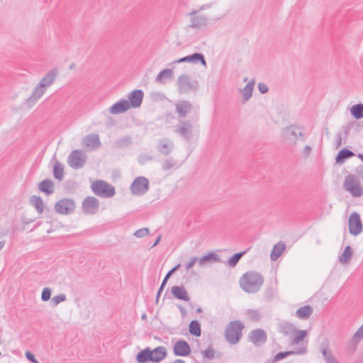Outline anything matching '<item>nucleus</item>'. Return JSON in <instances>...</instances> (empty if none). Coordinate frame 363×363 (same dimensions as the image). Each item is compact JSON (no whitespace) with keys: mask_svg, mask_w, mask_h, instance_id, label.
Wrapping results in <instances>:
<instances>
[{"mask_svg":"<svg viewBox=\"0 0 363 363\" xmlns=\"http://www.w3.org/2000/svg\"><path fill=\"white\" fill-rule=\"evenodd\" d=\"M58 74L57 68L50 69L34 87L30 96L24 101V104L28 108L33 107L43 96L48 88L55 82Z\"/></svg>","mask_w":363,"mask_h":363,"instance_id":"1","label":"nucleus"},{"mask_svg":"<svg viewBox=\"0 0 363 363\" xmlns=\"http://www.w3.org/2000/svg\"><path fill=\"white\" fill-rule=\"evenodd\" d=\"M239 283L244 291L248 294H255L259 291L262 286L264 277L257 272L249 271L241 277Z\"/></svg>","mask_w":363,"mask_h":363,"instance_id":"2","label":"nucleus"},{"mask_svg":"<svg viewBox=\"0 0 363 363\" xmlns=\"http://www.w3.org/2000/svg\"><path fill=\"white\" fill-rule=\"evenodd\" d=\"M245 325L240 320H233L227 324L224 337L225 340L230 345H236L240 342L242 336V330Z\"/></svg>","mask_w":363,"mask_h":363,"instance_id":"3","label":"nucleus"},{"mask_svg":"<svg viewBox=\"0 0 363 363\" xmlns=\"http://www.w3.org/2000/svg\"><path fill=\"white\" fill-rule=\"evenodd\" d=\"M343 189L354 198H359L363 195V186L357 175L352 174L347 175L343 182Z\"/></svg>","mask_w":363,"mask_h":363,"instance_id":"4","label":"nucleus"},{"mask_svg":"<svg viewBox=\"0 0 363 363\" xmlns=\"http://www.w3.org/2000/svg\"><path fill=\"white\" fill-rule=\"evenodd\" d=\"M91 189L95 195L103 198H111L116 194L115 188L103 180L94 182L91 184Z\"/></svg>","mask_w":363,"mask_h":363,"instance_id":"5","label":"nucleus"},{"mask_svg":"<svg viewBox=\"0 0 363 363\" xmlns=\"http://www.w3.org/2000/svg\"><path fill=\"white\" fill-rule=\"evenodd\" d=\"M178 90L180 94H188L199 89V84L196 79L188 74H182L177 79Z\"/></svg>","mask_w":363,"mask_h":363,"instance_id":"6","label":"nucleus"},{"mask_svg":"<svg viewBox=\"0 0 363 363\" xmlns=\"http://www.w3.org/2000/svg\"><path fill=\"white\" fill-rule=\"evenodd\" d=\"M150 189L149 180L143 176L136 177L130 185L131 193L135 196H142Z\"/></svg>","mask_w":363,"mask_h":363,"instance_id":"7","label":"nucleus"},{"mask_svg":"<svg viewBox=\"0 0 363 363\" xmlns=\"http://www.w3.org/2000/svg\"><path fill=\"white\" fill-rule=\"evenodd\" d=\"M86 162V156L81 150H72L67 158V163L74 169H81Z\"/></svg>","mask_w":363,"mask_h":363,"instance_id":"8","label":"nucleus"},{"mask_svg":"<svg viewBox=\"0 0 363 363\" xmlns=\"http://www.w3.org/2000/svg\"><path fill=\"white\" fill-rule=\"evenodd\" d=\"M76 208L75 202L72 199H60L55 205V210L60 214L69 215L72 213Z\"/></svg>","mask_w":363,"mask_h":363,"instance_id":"9","label":"nucleus"},{"mask_svg":"<svg viewBox=\"0 0 363 363\" xmlns=\"http://www.w3.org/2000/svg\"><path fill=\"white\" fill-rule=\"evenodd\" d=\"M175 132L186 141L189 142L193 138V124L188 120H180Z\"/></svg>","mask_w":363,"mask_h":363,"instance_id":"10","label":"nucleus"},{"mask_svg":"<svg viewBox=\"0 0 363 363\" xmlns=\"http://www.w3.org/2000/svg\"><path fill=\"white\" fill-rule=\"evenodd\" d=\"M199 11L198 10H192L188 13V16H190V24L188 25L189 28L201 29L208 25V18L203 14H198Z\"/></svg>","mask_w":363,"mask_h":363,"instance_id":"11","label":"nucleus"},{"mask_svg":"<svg viewBox=\"0 0 363 363\" xmlns=\"http://www.w3.org/2000/svg\"><path fill=\"white\" fill-rule=\"evenodd\" d=\"M349 232L351 235L357 236L362 231V223L360 216L357 212H353L348 220Z\"/></svg>","mask_w":363,"mask_h":363,"instance_id":"12","label":"nucleus"},{"mask_svg":"<svg viewBox=\"0 0 363 363\" xmlns=\"http://www.w3.org/2000/svg\"><path fill=\"white\" fill-rule=\"evenodd\" d=\"M248 339L254 345L260 347L267 342V335L263 329L257 328L250 333Z\"/></svg>","mask_w":363,"mask_h":363,"instance_id":"13","label":"nucleus"},{"mask_svg":"<svg viewBox=\"0 0 363 363\" xmlns=\"http://www.w3.org/2000/svg\"><path fill=\"white\" fill-rule=\"evenodd\" d=\"M99 208V200L93 196L86 197L82 202L83 211L86 214H95Z\"/></svg>","mask_w":363,"mask_h":363,"instance_id":"14","label":"nucleus"},{"mask_svg":"<svg viewBox=\"0 0 363 363\" xmlns=\"http://www.w3.org/2000/svg\"><path fill=\"white\" fill-rule=\"evenodd\" d=\"M189 344L184 340H179L173 346V353L178 357H187L191 354Z\"/></svg>","mask_w":363,"mask_h":363,"instance_id":"15","label":"nucleus"},{"mask_svg":"<svg viewBox=\"0 0 363 363\" xmlns=\"http://www.w3.org/2000/svg\"><path fill=\"white\" fill-rule=\"evenodd\" d=\"M143 96L144 92L141 89H135L130 91L128 96L130 108H139L143 103Z\"/></svg>","mask_w":363,"mask_h":363,"instance_id":"16","label":"nucleus"},{"mask_svg":"<svg viewBox=\"0 0 363 363\" xmlns=\"http://www.w3.org/2000/svg\"><path fill=\"white\" fill-rule=\"evenodd\" d=\"M82 145L90 150H95L101 147V143L99 135L95 133H91L85 136L82 140Z\"/></svg>","mask_w":363,"mask_h":363,"instance_id":"17","label":"nucleus"},{"mask_svg":"<svg viewBox=\"0 0 363 363\" xmlns=\"http://www.w3.org/2000/svg\"><path fill=\"white\" fill-rule=\"evenodd\" d=\"M284 136L293 142H296L298 139L303 140V133L301 128L295 125H290L284 128Z\"/></svg>","mask_w":363,"mask_h":363,"instance_id":"18","label":"nucleus"},{"mask_svg":"<svg viewBox=\"0 0 363 363\" xmlns=\"http://www.w3.org/2000/svg\"><path fill=\"white\" fill-rule=\"evenodd\" d=\"M182 62H192L197 63L200 62L202 65L206 66V62L205 57L203 54L200 52H195L192 55L185 56L184 57L179 58V60L174 61V63H182Z\"/></svg>","mask_w":363,"mask_h":363,"instance_id":"19","label":"nucleus"},{"mask_svg":"<svg viewBox=\"0 0 363 363\" xmlns=\"http://www.w3.org/2000/svg\"><path fill=\"white\" fill-rule=\"evenodd\" d=\"M174 143L167 138H162L158 141L157 150L163 155H169L174 149Z\"/></svg>","mask_w":363,"mask_h":363,"instance_id":"20","label":"nucleus"},{"mask_svg":"<svg viewBox=\"0 0 363 363\" xmlns=\"http://www.w3.org/2000/svg\"><path fill=\"white\" fill-rule=\"evenodd\" d=\"M278 331L283 334L284 336L292 337L296 330L295 325L288 321H282L277 325Z\"/></svg>","mask_w":363,"mask_h":363,"instance_id":"21","label":"nucleus"},{"mask_svg":"<svg viewBox=\"0 0 363 363\" xmlns=\"http://www.w3.org/2000/svg\"><path fill=\"white\" fill-rule=\"evenodd\" d=\"M130 108L128 101L126 99H121L109 108V112L111 114H119L125 112Z\"/></svg>","mask_w":363,"mask_h":363,"instance_id":"22","label":"nucleus"},{"mask_svg":"<svg viewBox=\"0 0 363 363\" xmlns=\"http://www.w3.org/2000/svg\"><path fill=\"white\" fill-rule=\"evenodd\" d=\"M173 296L181 301H189L190 297L184 286H174L171 289Z\"/></svg>","mask_w":363,"mask_h":363,"instance_id":"23","label":"nucleus"},{"mask_svg":"<svg viewBox=\"0 0 363 363\" xmlns=\"http://www.w3.org/2000/svg\"><path fill=\"white\" fill-rule=\"evenodd\" d=\"M176 111L179 118H185L192 109V105L189 101H181L175 104Z\"/></svg>","mask_w":363,"mask_h":363,"instance_id":"24","label":"nucleus"},{"mask_svg":"<svg viewBox=\"0 0 363 363\" xmlns=\"http://www.w3.org/2000/svg\"><path fill=\"white\" fill-rule=\"evenodd\" d=\"M307 352L306 347L298 348L296 351H284L278 352L273 358V362H277L292 354H304Z\"/></svg>","mask_w":363,"mask_h":363,"instance_id":"25","label":"nucleus"},{"mask_svg":"<svg viewBox=\"0 0 363 363\" xmlns=\"http://www.w3.org/2000/svg\"><path fill=\"white\" fill-rule=\"evenodd\" d=\"M152 362L157 363L162 361L167 355V350L165 347L159 346L151 350Z\"/></svg>","mask_w":363,"mask_h":363,"instance_id":"26","label":"nucleus"},{"mask_svg":"<svg viewBox=\"0 0 363 363\" xmlns=\"http://www.w3.org/2000/svg\"><path fill=\"white\" fill-rule=\"evenodd\" d=\"M38 189L40 191L45 194L46 195H50L53 194L54 189V182L49 179H43L38 184Z\"/></svg>","mask_w":363,"mask_h":363,"instance_id":"27","label":"nucleus"},{"mask_svg":"<svg viewBox=\"0 0 363 363\" xmlns=\"http://www.w3.org/2000/svg\"><path fill=\"white\" fill-rule=\"evenodd\" d=\"M313 312V307L309 305H306L297 309L296 316L300 320H306L311 317Z\"/></svg>","mask_w":363,"mask_h":363,"instance_id":"28","label":"nucleus"},{"mask_svg":"<svg viewBox=\"0 0 363 363\" xmlns=\"http://www.w3.org/2000/svg\"><path fill=\"white\" fill-rule=\"evenodd\" d=\"M152 353L150 347H146L140 351L136 355V361L138 363L152 362Z\"/></svg>","mask_w":363,"mask_h":363,"instance_id":"29","label":"nucleus"},{"mask_svg":"<svg viewBox=\"0 0 363 363\" xmlns=\"http://www.w3.org/2000/svg\"><path fill=\"white\" fill-rule=\"evenodd\" d=\"M255 84V80L252 79L241 90L243 103L247 102L251 98V96L252 95V91H253Z\"/></svg>","mask_w":363,"mask_h":363,"instance_id":"30","label":"nucleus"},{"mask_svg":"<svg viewBox=\"0 0 363 363\" xmlns=\"http://www.w3.org/2000/svg\"><path fill=\"white\" fill-rule=\"evenodd\" d=\"M354 155V153L352 151L348 150L347 148H343L340 150L336 155L335 162L339 164H342L345 162L347 159H349Z\"/></svg>","mask_w":363,"mask_h":363,"instance_id":"31","label":"nucleus"},{"mask_svg":"<svg viewBox=\"0 0 363 363\" xmlns=\"http://www.w3.org/2000/svg\"><path fill=\"white\" fill-rule=\"evenodd\" d=\"M173 78V71L172 69H164L162 70L157 76L155 81L158 84H164L165 80Z\"/></svg>","mask_w":363,"mask_h":363,"instance_id":"32","label":"nucleus"},{"mask_svg":"<svg viewBox=\"0 0 363 363\" xmlns=\"http://www.w3.org/2000/svg\"><path fill=\"white\" fill-rule=\"evenodd\" d=\"M285 248L286 245L282 242H279V243L276 244L270 254L271 259L273 261L277 260L281 256Z\"/></svg>","mask_w":363,"mask_h":363,"instance_id":"33","label":"nucleus"},{"mask_svg":"<svg viewBox=\"0 0 363 363\" xmlns=\"http://www.w3.org/2000/svg\"><path fill=\"white\" fill-rule=\"evenodd\" d=\"M30 203L33 205L38 213H42L44 211L45 204L40 196H32L30 198Z\"/></svg>","mask_w":363,"mask_h":363,"instance_id":"34","label":"nucleus"},{"mask_svg":"<svg viewBox=\"0 0 363 363\" xmlns=\"http://www.w3.org/2000/svg\"><path fill=\"white\" fill-rule=\"evenodd\" d=\"M189 330L191 335L200 337L201 335V324L197 320H193L189 325Z\"/></svg>","mask_w":363,"mask_h":363,"instance_id":"35","label":"nucleus"},{"mask_svg":"<svg viewBox=\"0 0 363 363\" xmlns=\"http://www.w3.org/2000/svg\"><path fill=\"white\" fill-rule=\"evenodd\" d=\"M53 176L54 178L58 181H62L64 178V167L58 161L55 162L53 167Z\"/></svg>","mask_w":363,"mask_h":363,"instance_id":"36","label":"nucleus"},{"mask_svg":"<svg viewBox=\"0 0 363 363\" xmlns=\"http://www.w3.org/2000/svg\"><path fill=\"white\" fill-rule=\"evenodd\" d=\"M212 261L219 262H220V259L217 254L211 252H209L208 255H204V256L201 257V258H199V264L200 265H203L206 263L212 262Z\"/></svg>","mask_w":363,"mask_h":363,"instance_id":"37","label":"nucleus"},{"mask_svg":"<svg viewBox=\"0 0 363 363\" xmlns=\"http://www.w3.org/2000/svg\"><path fill=\"white\" fill-rule=\"evenodd\" d=\"M249 250V248L240 252L235 253L227 261L226 264L230 267H235L242 257Z\"/></svg>","mask_w":363,"mask_h":363,"instance_id":"38","label":"nucleus"},{"mask_svg":"<svg viewBox=\"0 0 363 363\" xmlns=\"http://www.w3.org/2000/svg\"><path fill=\"white\" fill-rule=\"evenodd\" d=\"M352 256V250L350 246L345 247L343 252L339 257V262L342 264H346L350 262Z\"/></svg>","mask_w":363,"mask_h":363,"instance_id":"39","label":"nucleus"},{"mask_svg":"<svg viewBox=\"0 0 363 363\" xmlns=\"http://www.w3.org/2000/svg\"><path fill=\"white\" fill-rule=\"evenodd\" d=\"M351 115L355 119H360L363 118V104H357L353 105L350 108Z\"/></svg>","mask_w":363,"mask_h":363,"instance_id":"40","label":"nucleus"},{"mask_svg":"<svg viewBox=\"0 0 363 363\" xmlns=\"http://www.w3.org/2000/svg\"><path fill=\"white\" fill-rule=\"evenodd\" d=\"M307 335L306 330H297L294 332V334L292 335L291 341L293 344H298L302 342Z\"/></svg>","mask_w":363,"mask_h":363,"instance_id":"41","label":"nucleus"},{"mask_svg":"<svg viewBox=\"0 0 363 363\" xmlns=\"http://www.w3.org/2000/svg\"><path fill=\"white\" fill-rule=\"evenodd\" d=\"M321 352L326 363H339L337 358L328 348L322 349Z\"/></svg>","mask_w":363,"mask_h":363,"instance_id":"42","label":"nucleus"},{"mask_svg":"<svg viewBox=\"0 0 363 363\" xmlns=\"http://www.w3.org/2000/svg\"><path fill=\"white\" fill-rule=\"evenodd\" d=\"M363 339V325H362L358 330L354 333L352 339L351 343L356 346Z\"/></svg>","mask_w":363,"mask_h":363,"instance_id":"43","label":"nucleus"},{"mask_svg":"<svg viewBox=\"0 0 363 363\" xmlns=\"http://www.w3.org/2000/svg\"><path fill=\"white\" fill-rule=\"evenodd\" d=\"M132 143V138L127 135L118 139L116 142V145L118 147H123L130 145Z\"/></svg>","mask_w":363,"mask_h":363,"instance_id":"44","label":"nucleus"},{"mask_svg":"<svg viewBox=\"0 0 363 363\" xmlns=\"http://www.w3.org/2000/svg\"><path fill=\"white\" fill-rule=\"evenodd\" d=\"M177 166V161L172 157L165 160L162 164V169L164 171H168L172 168Z\"/></svg>","mask_w":363,"mask_h":363,"instance_id":"45","label":"nucleus"},{"mask_svg":"<svg viewBox=\"0 0 363 363\" xmlns=\"http://www.w3.org/2000/svg\"><path fill=\"white\" fill-rule=\"evenodd\" d=\"M170 274H166L164 279L162 280V284L158 289V291H157V296H156V300H155V302L157 304L158 303V301H159V298H160V296L161 294V293L164 290V288L165 287L166 284H167V282L168 281V279L170 278Z\"/></svg>","mask_w":363,"mask_h":363,"instance_id":"46","label":"nucleus"},{"mask_svg":"<svg viewBox=\"0 0 363 363\" xmlns=\"http://www.w3.org/2000/svg\"><path fill=\"white\" fill-rule=\"evenodd\" d=\"M150 233V230L148 228H140L138 230H136L135 233H134V235L136 237V238H144L147 235H148Z\"/></svg>","mask_w":363,"mask_h":363,"instance_id":"47","label":"nucleus"},{"mask_svg":"<svg viewBox=\"0 0 363 363\" xmlns=\"http://www.w3.org/2000/svg\"><path fill=\"white\" fill-rule=\"evenodd\" d=\"M247 315L252 321H258L260 319V314L257 310H248Z\"/></svg>","mask_w":363,"mask_h":363,"instance_id":"48","label":"nucleus"},{"mask_svg":"<svg viewBox=\"0 0 363 363\" xmlns=\"http://www.w3.org/2000/svg\"><path fill=\"white\" fill-rule=\"evenodd\" d=\"M214 350L213 349L212 346H208V347L204 351H202V354L204 357L207 358L208 359H212L214 358Z\"/></svg>","mask_w":363,"mask_h":363,"instance_id":"49","label":"nucleus"},{"mask_svg":"<svg viewBox=\"0 0 363 363\" xmlns=\"http://www.w3.org/2000/svg\"><path fill=\"white\" fill-rule=\"evenodd\" d=\"M52 290L50 288L45 287L43 289L41 294V300L43 301H47L50 298Z\"/></svg>","mask_w":363,"mask_h":363,"instance_id":"50","label":"nucleus"},{"mask_svg":"<svg viewBox=\"0 0 363 363\" xmlns=\"http://www.w3.org/2000/svg\"><path fill=\"white\" fill-rule=\"evenodd\" d=\"M66 300V295L64 294H60L54 296L52 298V302L54 306L58 305L60 303L65 301Z\"/></svg>","mask_w":363,"mask_h":363,"instance_id":"51","label":"nucleus"},{"mask_svg":"<svg viewBox=\"0 0 363 363\" xmlns=\"http://www.w3.org/2000/svg\"><path fill=\"white\" fill-rule=\"evenodd\" d=\"M26 357L27 358L28 360L30 361L31 362L39 363V362L36 359L35 355L29 351H27L26 352Z\"/></svg>","mask_w":363,"mask_h":363,"instance_id":"52","label":"nucleus"},{"mask_svg":"<svg viewBox=\"0 0 363 363\" xmlns=\"http://www.w3.org/2000/svg\"><path fill=\"white\" fill-rule=\"evenodd\" d=\"M257 87L261 94H266L269 91L268 86L264 83H259Z\"/></svg>","mask_w":363,"mask_h":363,"instance_id":"53","label":"nucleus"},{"mask_svg":"<svg viewBox=\"0 0 363 363\" xmlns=\"http://www.w3.org/2000/svg\"><path fill=\"white\" fill-rule=\"evenodd\" d=\"M199 259L198 257H193L190 261L186 264L185 266V268L186 270H189L190 269L191 267H193V266L195 264V263L198 261L199 262Z\"/></svg>","mask_w":363,"mask_h":363,"instance_id":"54","label":"nucleus"},{"mask_svg":"<svg viewBox=\"0 0 363 363\" xmlns=\"http://www.w3.org/2000/svg\"><path fill=\"white\" fill-rule=\"evenodd\" d=\"M342 145V135L340 133L337 134L335 139V148L338 149Z\"/></svg>","mask_w":363,"mask_h":363,"instance_id":"55","label":"nucleus"},{"mask_svg":"<svg viewBox=\"0 0 363 363\" xmlns=\"http://www.w3.org/2000/svg\"><path fill=\"white\" fill-rule=\"evenodd\" d=\"M356 174L358 177L363 180V166L360 165L356 168Z\"/></svg>","mask_w":363,"mask_h":363,"instance_id":"56","label":"nucleus"},{"mask_svg":"<svg viewBox=\"0 0 363 363\" xmlns=\"http://www.w3.org/2000/svg\"><path fill=\"white\" fill-rule=\"evenodd\" d=\"M180 267V264H177L174 266L172 269H170L167 274H170V276L173 274V273L177 271Z\"/></svg>","mask_w":363,"mask_h":363,"instance_id":"57","label":"nucleus"},{"mask_svg":"<svg viewBox=\"0 0 363 363\" xmlns=\"http://www.w3.org/2000/svg\"><path fill=\"white\" fill-rule=\"evenodd\" d=\"M178 308H179L181 313L182 314V316L184 317L186 315V311L185 308L182 306H179Z\"/></svg>","mask_w":363,"mask_h":363,"instance_id":"58","label":"nucleus"},{"mask_svg":"<svg viewBox=\"0 0 363 363\" xmlns=\"http://www.w3.org/2000/svg\"><path fill=\"white\" fill-rule=\"evenodd\" d=\"M161 238H162V235H159L157 239L155 240V242L153 243V245H152V247H155L156 245H157L159 244V242H160L161 240Z\"/></svg>","mask_w":363,"mask_h":363,"instance_id":"59","label":"nucleus"},{"mask_svg":"<svg viewBox=\"0 0 363 363\" xmlns=\"http://www.w3.org/2000/svg\"><path fill=\"white\" fill-rule=\"evenodd\" d=\"M311 147H310V146H308V145H306V146L304 147V153H306V154H309V153H310V152H311Z\"/></svg>","mask_w":363,"mask_h":363,"instance_id":"60","label":"nucleus"},{"mask_svg":"<svg viewBox=\"0 0 363 363\" xmlns=\"http://www.w3.org/2000/svg\"><path fill=\"white\" fill-rule=\"evenodd\" d=\"M172 363H186L184 360L181 359H177L174 360Z\"/></svg>","mask_w":363,"mask_h":363,"instance_id":"61","label":"nucleus"},{"mask_svg":"<svg viewBox=\"0 0 363 363\" xmlns=\"http://www.w3.org/2000/svg\"><path fill=\"white\" fill-rule=\"evenodd\" d=\"M6 242L5 241H0V251L3 249V247L5 245Z\"/></svg>","mask_w":363,"mask_h":363,"instance_id":"62","label":"nucleus"},{"mask_svg":"<svg viewBox=\"0 0 363 363\" xmlns=\"http://www.w3.org/2000/svg\"><path fill=\"white\" fill-rule=\"evenodd\" d=\"M141 319L145 320L147 319V314L146 313H143L142 315H141Z\"/></svg>","mask_w":363,"mask_h":363,"instance_id":"63","label":"nucleus"},{"mask_svg":"<svg viewBox=\"0 0 363 363\" xmlns=\"http://www.w3.org/2000/svg\"><path fill=\"white\" fill-rule=\"evenodd\" d=\"M357 157L363 162V154L359 153Z\"/></svg>","mask_w":363,"mask_h":363,"instance_id":"64","label":"nucleus"}]
</instances>
